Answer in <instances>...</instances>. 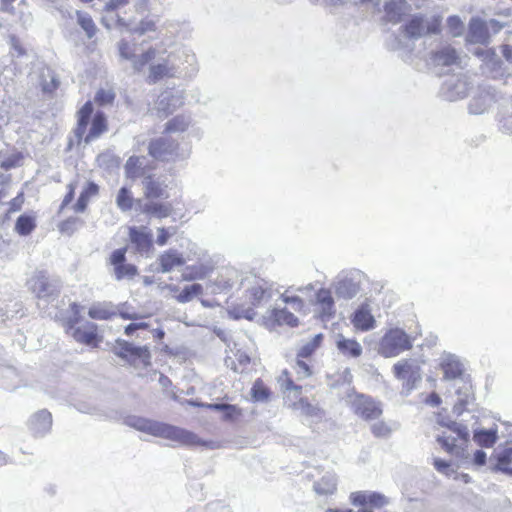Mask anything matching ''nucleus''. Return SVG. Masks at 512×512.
Returning <instances> with one entry per match:
<instances>
[{
  "label": "nucleus",
  "instance_id": "nucleus-1",
  "mask_svg": "<svg viewBox=\"0 0 512 512\" xmlns=\"http://www.w3.org/2000/svg\"><path fill=\"white\" fill-rule=\"evenodd\" d=\"M125 423L129 427L141 432L148 433L155 437L165 438L181 445L203 446L210 449H214L216 447V444L213 441H204L191 431L140 416H128L125 419Z\"/></svg>",
  "mask_w": 512,
  "mask_h": 512
},
{
  "label": "nucleus",
  "instance_id": "nucleus-2",
  "mask_svg": "<svg viewBox=\"0 0 512 512\" xmlns=\"http://www.w3.org/2000/svg\"><path fill=\"white\" fill-rule=\"evenodd\" d=\"M92 112L93 108L90 102L84 104V106L78 112V122L74 132L78 143L83 140L85 144H89L98 139L104 132L107 131L106 116L103 112L98 111L93 116L89 131L86 133Z\"/></svg>",
  "mask_w": 512,
  "mask_h": 512
},
{
  "label": "nucleus",
  "instance_id": "nucleus-3",
  "mask_svg": "<svg viewBox=\"0 0 512 512\" xmlns=\"http://www.w3.org/2000/svg\"><path fill=\"white\" fill-rule=\"evenodd\" d=\"M32 293L38 299L47 302L54 301L60 294L62 281L59 277L50 275L46 271H37L28 281Z\"/></svg>",
  "mask_w": 512,
  "mask_h": 512
},
{
  "label": "nucleus",
  "instance_id": "nucleus-4",
  "mask_svg": "<svg viewBox=\"0 0 512 512\" xmlns=\"http://www.w3.org/2000/svg\"><path fill=\"white\" fill-rule=\"evenodd\" d=\"M411 337L400 328L388 330L379 343L378 352L385 358L396 357L412 348Z\"/></svg>",
  "mask_w": 512,
  "mask_h": 512
},
{
  "label": "nucleus",
  "instance_id": "nucleus-5",
  "mask_svg": "<svg viewBox=\"0 0 512 512\" xmlns=\"http://www.w3.org/2000/svg\"><path fill=\"white\" fill-rule=\"evenodd\" d=\"M440 424L447 427L451 432L455 433L457 437L447 436L445 433H443L442 435L437 436V442L448 453L459 456L464 450L462 445H466L470 438V433L467 426L456 421H441Z\"/></svg>",
  "mask_w": 512,
  "mask_h": 512
},
{
  "label": "nucleus",
  "instance_id": "nucleus-6",
  "mask_svg": "<svg viewBox=\"0 0 512 512\" xmlns=\"http://www.w3.org/2000/svg\"><path fill=\"white\" fill-rule=\"evenodd\" d=\"M364 278V273L357 269L340 272L333 283L336 296L345 300L354 298L359 293Z\"/></svg>",
  "mask_w": 512,
  "mask_h": 512
},
{
  "label": "nucleus",
  "instance_id": "nucleus-7",
  "mask_svg": "<svg viewBox=\"0 0 512 512\" xmlns=\"http://www.w3.org/2000/svg\"><path fill=\"white\" fill-rule=\"evenodd\" d=\"M441 19L433 17L431 21H426L422 14H414L410 19L400 27L404 37L417 40L426 34L440 33Z\"/></svg>",
  "mask_w": 512,
  "mask_h": 512
},
{
  "label": "nucleus",
  "instance_id": "nucleus-8",
  "mask_svg": "<svg viewBox=\"0 0 512 512\" xmlns=\"http://www.w3.org/2000/svg\"><path fill=\"white\" fill-rule=\"evenodd\" d=\"M181 55L168 54L167 56H158L157 61L149 66V73L147 81L150 84H155L164 78H179L181 77V69L177 60Z\"/></svg>",
  "mask_w": 512,
  "mask_h": 512
},
{
  "label": "nucleus",
  "instance_id": "nucleus-9",
  "mask_svg": "<svg viewBox=\"0 0 512 512\" xmlns=\"http://www.w3.org/2000/svg\"><path fill=\"white\" fill-rule=\"evenodd\" d=\"M394 376L403 381L401 394L408 396L421 381V369L414 361L401 360L393 366Z\"/></svg>",
  "mask_w": 512,
  "mask_h": 512
},
{
  "label": "nucleus",
  "instance_id": "nucleus-10",
  "mask_svg": "<svg viewBox=\"0 0 512 512\" xmlns=\"http://www.w3.org/2000/svg\"><path fill=\"white\" fill-rule=\"evenodd\" d=\"M113 352L130 364H142L144 367L151 364V353L148 346H136L126 340L117 339Z\"/></svg>",
  "mask_w": 512,
  "mask_h": 512
},
{
  "label": "nucleus",
  "instance_id": "nucleus-11",
  "mask_svg": "<svg viewBox=\"0 0 512 512\" xmlns=\"http://www.w3.org/2000/svg\"><path fill=\"white\" fill-rule=\"evenodd\" d=\"M178 143L168 136H161L149 143V155L160 161H174L178 155Z\"/></svg>",
  "mask_w": 512,
  "mask_h": 512
},
{
  "label": "nucleus",
  "instance_id": "nucleus-12",
  "mask_svg": "<svg viewBox=\"0 0 512 512\" xmlns=\"http://www.w3.org/2000/svg\"><path fill=\"white\" fill-rule=\"evenodd\" d=\"M109 263L113 266V276L117 281L131 280L138 274L134 264L126 263V248L114 250L110 255Z\"/></svg>",
  "mask_w": 512,
  "mask_h": 512
},
{
  "label": "nucleus",
  "instance_id": "nucleus-13",
  "mask_svg": "<svg viewBox=\"0 0 512 512\" xmlns=\"http://www.w3.org/2000/svg\"><path fill=\"white\" fill-rule=\"evenodd\" d=\"M184 104V96L181 91H164L155 103L154 111L159 118H166L177 108Z\"/></svg>",
  "mask_w": 512,
  "mask_h": 512
},
{
  "label": "nucleus",
  "instance_id": "nucleus-14",
  "mask_svg": "<svg viewBox=\"0 0 512 512\" xmlns=\"http://www.w3.org/2000/svg\"><path fill=\"white\" fill-rule=\"evenodd\" d=\"M354 412L365 420H374L381 416L382 409L372 398L358 395L352 402Z\"/></svg>",
  "mask_w": 512,
  "mask_h": 512
},
{
  "label": "nucleus",
  "instance_id": "nucleus-15",
  "mask_svg": "<svg viewBox=\"0 0 512 512\" xmlns=\"http://www.w3.org/2000/svg\"><path fill=\"white\" fill-rule=\"evenodd\" d=\"M350 501L354 506H362L363 508L366 505L373 508H382L390 503L384 494L374 491L353 492L350 494Z\"/></svg>",
  "mask_w": 512,
  "mask_h": 512
},
{
  "label": "nucleus",
  "instance_id": "nucleus-16",
  "mask_svg": "<svg viewBox=\"0 0 512 512\" xmlns=\"http://www.w3.org/2000/svg\"><path fill=\"white\" fill-rule=\"evenodd\" d=\"M129 239L141 255L148 256L153 250L152 233L147 230V227H130Z\"/></svg>",
  "mask_w": 512,
  "mask_h": 512
},
{
  "label": "nucleus",
  "instance_id": "nucleus-17",
  "mask_svg": "<svg viewBox=\"0 0 512 512\" xmlns=\"http://www.w3.org/2000/svg\"><path fill=\"white\" fill-rule=\"evenodd\" d=\"M27 426L33 436L43 437L51 430L52 415L48 410L41 409L30 416Z\"/></svg>",
  "mask_w": 512,
  "mask_h": 512
},
{
  "label": "nucleus",
  "instance_id": "nucleus-18",
  "mask_svg": "<svg viewBox=\"0 0 512 512\" xmlns=\"http://www.w3.org/2000/svg\"><path fill=\"white\" fill-rule=\"evenodd\" d=\"M144 196L147 199L167 198V184L162 176H144L142 180Z\"/></svg>",
  "mask_w": 512,
  "mask_h": 512
},
{
  "label": "nucleus",
  "instance_id": "nucleus-19",
  "mask_svg": "<svg viewBox=\"0 0 512 512\" xmlns=\"http://www.w3.org/2000/svg\"><path fill=\"white\" fill-rule=\"evenodd\" d=\"M170 54H177L179 60L177 63L179 65V69H181V77H192L198 71L197 60L195 54L188 48L180 47L175 51L170 52Z\"/></svg>",
  "mask_w": 512,
  "mask_h": 512
},
{
  "label": "nucleus",
  "instance_id": "nucleus-20",
  "mask_svg": "<svg viewBox=\"0 0 512 512\" xmlns=\"http://www.w3.org/2000/svg\"><path fill=\"white\" fill-rule=\"evenodd\" d=\"M440 366L446 380L457 379L463 374V364L454 354L444 353L441 357Z\"/></svg>",
  "mask_w": 512,
  "mask_h": 512
},
{
  "label": "nucleus",
  "instance_id": "nucleus-21",
  "mask_svg": "<svg viewBox=\"0 0 512 512\" xmlns=\"http://www.w3.org/2000/svg\"><path fill=\"white\" fill-rule=\"evenodd\" d=\"M136 205L137 209L151 217L162 219L171 214V205L168 203L136 200Z\"/></svg>",
  "mask_w": 512,
  "mask_h": 512
},
{
  "label": "nucleus",
  "instance_id": "nucleus-22",
  "mask_svg": "<svg viewBox=\"0 0 512 512\" xmlns=\"http://www.w3.org/2000/svg\"><path fill=\"white\" fill-rule=\"evenodd\" d=\"M313 490L318 496H330L337 490V476L333 471H326L313 483Z\"/></svg>",
  "mask_w": 512,
  "mask_h": 512
},
{
  "label": "nucleus",
  "instance_id": "nucleus-23",
  "mask_svg": "<svg viewBox=\"0 0 512 512\" xmlns=\"http://www.w3.org/2000/svg\"><path fill=\"white\" fill-rule=\"evenodd\" d=\"M375 319L371 314L369 305L363 303L360 305L353 314L352 323L361 331H369L375 327Z\"/></svg>",
  "mask_w": 512,
  "mask_h": 512
},
{
  "label": "nucleus",
  "instance_id": "nucleus-24",
  "mask_svg": "<svg viewBox=\"0 0 512 512\" xmlns=\"http://www.w3.org/2000/svg\"><path fill=\"white\" fill-rule=\"evenodd\" d=\"M247 296L253 306H258L271 299L272 290L265 281L257 280L254 285L247 290Z\"/></svg>",
  "mask_w": 512,
  "mask_h": 512
},
{
  "label": "nucleus",
  "instance_id": "nucleus-25",
  "mask_svg": "<svg viewBox=\"0 0 512 512\" xmlns=\"http://www.w3.org/2000/svg\"><path fill=\"white\" fill-rule=\"evenodd\" d=\"M489 39L488 29L484 21L472 18L469 22L467 40L475 44H486Z\"/></svg>",
  "mask_w": 512,
  "mask_h": 512
},
{
  "label": "nucleus",
  "instance_id": "nucleus-26",
  "mask_svg": "<svg viewBox=\"0 0 512 512\" xmlns=\"http://www.w3.org/2000/svg\"><path fill=\"white\" fill-rule=\"evenodd\" d=\"M316 303L322 320L330 319L335 313L334 299L331 291L321 288L316 293Z\"/></svg>",
  "mask_w": 512,
  "mask_h": 512
},
{
  "label": "nucleus",
  "instance_id": "nucleus-27",
  "mask_svg": "<svg viewBox=\"0 0 512 512\" xmlns=\"http://www.w3.org/2000/svg\"><path fill=\"white\" fill-rule=\"evenodd\" d=\"M69 335L78 343L93 345L97 339V326L93 322H85L83 326L77 327Z\"/></svg>",
  "mask_w": 512,
  "mask_h": 512
},
{
  "label": "nucleus",
  "instance_id": "nucleus-28",
  "mask_svg": "<svg viewBox=\"0 0 512 512\" xmlns=\"http://www.w3.org/2000/svg\"><path fill=\"white\" fill-rule=\"evenodd\" d=\"M408 4L405 0H388L384 5V12L387 21L398 23L407 12Z\"/></svg>",
  "mask_w": 512,
  "mask_h": 512
},
{
  "label": "nucleus",
  "instance_id": "nucleus-29",
  "mask_svg": "<svg viewBox=\"0 0 512 512\" xmlns=\"http://www.w3.org/2000/svg\"><path fill=\"white\" fill-rule=\"evenodd\" d=\"M158 262L160 265V271L162 273H168L175 267L184 265L185 260L177 250L170 249L158 257Z\"/></svg>",
  "mask_w": 512,
  "mask_h": 512
},
{
  "label": "nucleus",
  "instance_id": "nucleus-30",
  "mask_svg": "<svg viewBox=\"0 0 512 512\" xmlns=\"http://www.w3.org/2000/svg\"><path fill=\"white\" fill-rule=\"evenodd\" d=\"M238 281H242L240 273L235 268H225L216 278L214 285L219 291L230 290Z\"/></svg>",
  "mask_w": 512,
  "mask_h": 512
},
{
  "label": "nucleus",
  "instance_id": "nucleus-31",
  "mask_svg": "<svg viewBox=\"0 0 512 512\" xmlns=\"http://www.w3.org/2000/svg\"><path fill=\"white\" fill-rule=\"evenodd\" d=\"M457 52L451 46H445L434 52L431 56V62L437 66H450L457 62Z\"/></svg>",
  "mask_w": 512,
  "mask_h": 512
},
{
  "label": "nucleus",
  "instance_id": "nucleus-32",
  "mask_svg": "<svg viewBox=\"0 0 512 512\" xmlns=\"http://www.w3.org/2000/svg\"><path fill=\"white\" fill-rule=\"evenodd\" d=\"M338 350L346 356L359 357L362 353L361 345L354 339H347L340 335L337 340Z\"/></svg>",
  "mask_w": 512,
  "mask_h": 512
},
{
  "label": "nucleus",
  "instance_id": "nucleus-33",
  "mask_svg": "<svg viewBox=\"0 0 512 512\" xmlns=\"http://www.w3.org/2000/svg\"><path fill=\"white\" fill-rule=\"evenodd\" d=\"M497 432V428L477 429L474 431L473 439L478 445L489 448L496 443Z\"/></svg>",
  "mask_w": 512,
  "mask_h": 512
},
{
  "label": "nucleus",
  "instance_id": "nucleus-34",
  "mask_svg": "<svg viewBox=\"0 0 512 512\" xmlns=\"http://www.w3.org/2000/svg\"><path fill=\"white\" fill-rule=\"evenodd\" d=\"M99 187L94 182H89L87 186L81 192L77 202L75 203L73 209L77 213H82L86 210L89 199L95 195H97Z\"/></svg>",
  "mask_w": 512,
  "mask_h": 512
},
{
  "label": "nucleus",
  "instance_id": "nucleus-35",
  "mask_svg": "<svg viewBox=\"0 0 512 512\" xmlns=\"http://www.w3.org/2000/svg\"><path fill=\"white\" fill-rule=\"evenodd\" d=\"M83 307L77 304L76 302H73L70 304L69 312L70 315L65 317L63 319V326L65 328V332L67 334L74 331V329H77V325L80 323L82 316L81 311Z\"/></svg>",
  "mask_w": 512,
  "mask_h": 512
},
{
  "label": "nucleus",
  "instance_id": "nucleus-36",
  "mask_svg": "<svg viewBox=\"0 0 512 512\" xmlns=\"http://www.w3.org/2000/svg\"><path fill=\"white\" fill-rule=\"evenodd\" d=\"M269 317L278 325L286 324L291 327H295L298 325L297 317L293 313L289 312L286 308L272 309L270 311Z\"/></svg>",
  "mask_w": 512,
  "mask_h": 512
},
{
  "label": "nucleus",
  "instance_id": "nucleus-37",
  "mask_svg": "<svg viewBox=\"0 0 512 512\" xmlns=\"http://www.w3.org/2000/svg\"><path fill=\"white\" fill-rule=\"evenodd\" d=\"M36 227L35 217L27 214L20 215L15 223V231L21 236L29 235Z\"/></svg>",
  "mask_w": 512,
  "mask_h": 512
},
{
  "label": "nucleus",
  "instance_id": "nucleus-38",
  "mask_svg": "<svg viewBox=\"0 0 512 512\" xmlns=\"http://www.w3.org/2000/svg\"><path fill=\"white\" fill-rule=\"evenodd\" d=\"M157 51L154 48H149L147 51L140 55H136L134 53L132 59H130L132 63V67L135 72H140L143 68L150 63L152 60L156 59Z\"/></svg>",
  "mask_w": 512,
  "mask_h": 512
},
{
  "label": "nucleus",
  "instance_id": "nucleus-39",
  "mask_svg": "<svg viewBox=\"0 0 512 512\" xmlns=\"http://www.w3.org/2000/svg\"><path fill=\"white\" fill-rule=\"evenodd\" d=\"M85 225V221L77 216H72L62 221L58 225V229L62 234L67 236L73 235L76 231Z\"/></svg>",
  "mask_w": 512,
  "mask_h": 512
},
{
  "label": "nucleus",
  "instance_id": "nucleus-40",
  "mask_svg": "<svg viewBox=\"0 0 512 512\" xmlns=\"http://www.w3.org/2000/svg\"><path fill=\"white\" fill-rule=\"evenodd\" d=\"M136 201L127 187H121L116 196V205L122 212L130 211Z\"/></svg>",
  "mask_w": 512,
  "mask_h": 512
},
{
  "label": "nucleus",
  "instance_id": "nucleus-41",
  "mask_svg": "<svg viewBox=\"0 0 512 512\" xmlns=\"http://www.w3.org/2000/svg\"><path fill=\"white\" fill-rule=\"evenodd\" d=\"M77 23L85 31L87 38L91 39L96 35L97 27L91 16L82 11H77Z\"/></svg>",
  "mask_w": 512,
  "mask_h": 512
},
{
  "label": "nucleus",
  "instance_id": "nucleus-42",
  "mask_svg": "<svg viewBox=\"0 0 512 512\" xmlns=\"http://www.w3.org/2000/svg\"><path fill=\"white\" fill-rule=\"evenodd\" d=\"M512 462V446L504 448L497 454V464L495 470L502 471L506 474L512 475V467L508 465Z\"/></svg>",
  "mask_w": 512,
  "mask_h": 512
},
{
  "label": "nucleus",
  "instance_id": "nucleus-43",
  "mask_svg": "<svg viewBox=\"0 0 512 512\" xmlns=\"http://www.w3.org/2000/svg\"><path fill=\"white\" fill-rule=\"evenodd\" d=\"M191 123L189 117L178 115L166 123L165 131L168 133L184 132Z\"/></svg>",
  "mask_w": 512,
  "mask_h": 512
},
{
  "label": "nucleus",
  "instance_id": "nucleus-44",
  "mask_svg": "<svg viewBox=\"0 0 512 512\" xmlns=\"http://www.w3.org/2000/svg\"><path fill=\"white\" fill-rule=\"evenodd\" d=\"M271 392L266 387L261 379H257L251 388V396L255 402H267L270 398Z\"/></svg>",
  "mask_w": 512,
  "mask_h": 512
},
{
  "label": "nucleus",
  "instance_id": "nucleus-45",
  "mask_svg": "<svg viewBox=\"0 0 512 512\" xmlns=\"http://www.w3.org/2000/svg\"><path fill=\"white\" fill-rule=\"evenodd\" d=\"M203 293V287L201 284L194 283L191 285L185 286L182 291L178 294L177 300L180 303H187L191 301L194 297L199 296Z\"/></svg>",
  "mask_w": 512,
  "mask_h": 512
},
{
  "label": "nucleus",
  "instance_id": "nucleus-46",
  "mask_svg": "<svg viewBox=\"0 0 512 512\" xmlns=\"http://www.w3.org/2000/svg\"><path fill=\"white\" fill-rule=\"evenodd\" d=\"M144 165V157H130L126 162L125 169L128 176L136 178L142 175Z\"/></svg>",
  "mask_w": 512,
  "mask_h": 512
},
{
  "label": "nucleus",
  "instance_id": "nucleus-47",
  "mask_svg": "<svg viewBox=\"0 0 512 512\" xmlns=\"http://www.w3.org/2000/svg\"><path fill=\"white\" fill-rule=\"evenodd\" d=\"M322 339V334L315 335L310 341L301 346L297 353V358L303 359L311 356L315 352V350L320 346Z\"/></svg>",
  "mask_w": 512,
  "mask_h": 512
},
{
  "label": "nucleus",
  "instance_id": "nucleus-48",
  "mask_svg": "<svg viewBox=\"0 0 512 512\" xmlns=\"http://www.w3.org/2000/svg\"><path fill=\"white\" fill-rule=\"evenodd\" d=\"M295 409L299 410L301 414L312 417H321L320 409L310 404L307 399L301 398L298 402L294 403Z\"/></svg>",
  "mask_w": 512,
  "mask_h": 512
},
{
  "label": "nucleus",
  "instance_id": "nucleus-49",
  "mask_svg": "<svg viewBox=\"0 0 512 512\" xmlns=\"http://www.w3.org/2000/svg\"><path fill=\"white\" fill-rule=\"evenodd\" d=\"M186 269L189 275L185 279L188 280L204 279L212 271V267L206 264L188 266Z\"/></svg>",
  "mask_w": 512,
  "mask_h": 512
},
{
  "label": "nucleus",
  "instance_id": "nucleus-50",
  "mask_svg": "<svg viewBox=\"0 0 512 512\" xmlns=\"http://www.w3.org/2000/svg\"><path fill=\"white\" fill-rule=\"evenodd\" d=\"M88 315L92 319L96 320H108L114 315V312H111L104 305L98 303L94 304L89 308Z\"/></svg>",
  "mask_w": 512,
  "mask_h": 512
},
{
  "label": "nucleus",
  "instance_id": "nucleus-51",
  "mask_svg": "<svg viewBox=\"0 0 512 512\" xmlns=\"http://www.w3.org/2000/svg\"><path fill=\"white\" fill-rule=\"evenodd\" d=\"M115 99V92L113 89H100L95 95V102L100 106L111 105Z\"/></svg>",
  "mask_w": 512,
  "mask_h": 512
},
{
  "label": "nucleus",
  "instance_id": "nucleus-52",
  "mask_svg": "<svg viewBox=\"0 0 512 512\" xmlns=\"http://www.w3.org/2000/svg\"><path fill=\"white\" fill-rule=\"evenodd\" d=\"M447 26L454 37L462 35L464 31V24L457 15H452L447 18Z\"/></svg>",
  "mask_w": 512,
  "mask_h": 512
},
{
  "label": "nucleus",
  "instance_id": "nucleus-53",
  "mask_svg": "<svg viewBox=\"0 0 512 512\" xmlns=\"http://www.w3.org/2000/svg\"><path fill=\"white\" fill-rule=\"evenodd\" d=\"M371 432L377 438H388L392 428L387 423L379 421L371 425Z\"/></svg>",
  "mask_w": 512,
  "mask_h": 512
},
{
  "label": "nucleus",
  "instance_id": "nucleus-54",
  "mask_svg": "<svg viewBox=\"0 0 512 512\" xmlns=\"http://www.w3.org/2000/svg\"><path fill=\"white\" fill-rule=\"evenodd\" d=\"M155 23L151 19H144L138 25L128 28L132 34L144 35L147 32L155 31Z\"/></svg>",
  "mask_w": 512,
  "mask_h": 512
},
{
  "label": "nucleus",
  "instance_id": "nucleus-55",
  "mask_svg": "<svg viewBox=\"0 0 512 512\" xmlns=\"http://www.w3.org/2000/svg\"><path fill=\"white\" fill-rule=\"evenodd\" d=\"M118 51L119 55L122 59L129 60L132 59L135 49L128 41L122 39L118 43Z\"/></svg>",
  "mask_w": 512,
  "mask_h": 512
},
{
  "label": "nucleus",
  "instance_id": "nucleus-56",
  "mask_svg": "<svg viewBox=\"0 0 512 512\" xmlns=\"http://www.w3.org/2000/svg\"><path fill=\"white\" fill-rule=\"evenodd\" d=\"M9 44L11 47L12 56L21 57L26 54L25 48L22 46L21 41L14 35L9 37Z\"/></svg>",
  "mask_w": 512,
  "mask_h": 512
},
{
  "label": "nucleus",
  "instance_id": "nucleus-57",
  "mask_svg": "<svg viewBox=\"0 0 512 512\" xmlns=\"http://www.w3.org/2000/svg\"><path fill=\"white\" fill-rule=\"evenodd\" d=\"M281 299L286 304L291 305L295 311H302L305 306L304 301L299 296H288L286 293H284L281 295Z\"/></svg>",
  "mask_w": 512,
  "mask_h": 512
},
{
  "label": "nucleus",
  "instance_id": "nucleus-58",
  "mask_svg": "<svg viewBox=\"0 0 512 512\" xmlns=\"http://www.w3.org/2000/svg\"><path fill=\"white\" fill-rule=\"evenodd\" d=\"M488 108V104L482 98H473L469 104V111L472 114H482Z\"/></svg>",
  "mask_w": 512,
  "mask_h": 512
},
{
  "label": "nucleus",
  "instance_id": "nucleus-59",
  "mask_svg": "<svg viewBox=\"0 0 512 512\" xmlns=\"http://www.w3.org/2000/svg\"><path fill=\"white\" fill-rule=\"evenodd\" d=\"M294 369L299 379H303L311 375L309 365L302 358H297Z\"/></svg>",
  "mask_w": 512,
  "mask_h": 512
},
{
  "label": "nucleus",
  "instance_id": "nucleus-60",
  "mask_svg": "<svg viewBox=\"0 0 512 512\" xmlns=\"http://www.w3.org/2000/svg\"><path fill=\"white\" fill-rule=\"evenodd\" d=\"M157 231H158V235H157L156 243L159 246H164L168 242V239L175 233V228L170 227V228L166 229L164 227H161V228H158Z\"/></svg>",
  "mask_w": 512,
  "mask_h": 512
},
{
  "label": "nucleus",
  "instance_id": "nucleus-61",
  "mask_svg": "<svg viewBox=\"0 0 512 512\" xmlns=\"http://www.w3.org/2000/svg\"><path fill=\"white\" fill-rule=\"evenodd\" d=\"M499 128L505 134H512V115L502 117L499 121Z\"/></svg>",
  "mask_w": 512,
  "mask_h": 512
},
{
  "label": "nucleus",
  "instance_id": "nucleus-62",
  "mask_svg": "<svg viewBox=\"0 0 512 512\" xmlns=\"http://www.w3.org/2000/svg\"><path fill=\"white\" fill-rule=\"evenodd\" d=\"M19 157L17 155L9 156L1 161V168L5 170L12 169L18 165Z\"/></svg>",
  "mask_w": 512,
  "mask_h": 512
},
{
  "label": "nucleus",
  "instance_id": "nucleus-63",
  "mask_svg": "<svg viewBox=\"0 0 512 512\" xmlns=\"http://www.w3.org/2000/svg\"><path fill=\"white\" fill-rule=\"evenodd\" d=\"M434 467L440 473H443L446 475L449 474L450 464H449V462H447L445 460H442L439 458L434 459Z\"/></svg>",
  "mask_w": 512,
  "mask_h": 512
},
{
  "label": "nucleus",
  "instance_id": "nucleus-64",
  "mask_svg": "<svg viewBox=\"0 0 512 512\" xmlns=\"http://www.w3.org/2000/svg\"><path fill=\"white\" fill-rule=\"evenodd\" d=\"M23 204V194L20 193L19 195H17L15 198H13L10 202H9V210L8 212H17L21 209V206Z\"/></svg>",
  "mask_w": 512,
  "mask_h": 512
}]
</instances>
